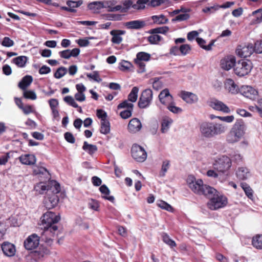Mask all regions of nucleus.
<instances>
[{
  "instance_id": "a878e982",
  "label": "nucleus",
  "mask_w": 262,
  "mask_h": 262,
  "mask_svg": "<svg viewBox=\"0 0 262 262\" xmlns=\"http://www.w3.org/2000/svg\"><path fill=\"white\" fill-rule=\"evenodd\" d=\"M172 122L173 120L171 118L167 116L163 117L161 122V132L164 134L167 133Z\"/></svg>"
},
{
  "instance_id": "412c9836",
  "label": "nucleus",
  "mask_w": 262,
  "mask_h": 262,
  "mask_svg": "<svg viewBox=\"0 0 262 262\" xmlns=\"http://www.w3.org/2000/svg\"><path fill=\"white\" fill-rule=\"evenodd\" d=\"M159 99L160 102L164 105H167L173 101V97L170 94L168 89H165L160 92Z\"/></svg>"
},
{
  "instance_id": "ddd939ff",
  "label": "nucleus",
  "mask_w": 262,
  "mask_h": 262,
  "mask_svg": "<svg viewBox=\"0 0 262 262\" xmlns=\"http://www.w3.org/2000/svg\"><path fill=\"white\" fill-rule=\"evenodd\" d=\"M209 106L213 110L224 113L228 114L231 112L230 109L226 104L217 99H213L210 101Z\"/></svg>"
},
{
  "instance_id": "58836bf2",
  "label": "nucleus",
  "mask_w": 262,
  "mask_h": 262,
  "mask_svg": "<svg viewBox=\"0 0 262 262\" xmlns=\"http://www.w3.org/2000/svg\"><path fill=\"white\" fill-rule=\"evenodd\" d=\"M138 92L139 88L138 87H133L131 92L128 95V100L132 102H135L138 98Z\"/></svg>"
},
{
  "instance_id": "f257e3e1",
  "label": "nucleus",
  "mask_w": 262,
  "mask_h": 262,
  "mask_svg": "<svg viewBox=\"0 0 262 262\" xmlns=\"http://www.w3.org/2000/svg\"><path fill=\"white\" fill-rule=\"evenodd\" d=\"M227 130V126L219 122L204 121L199 125V131L201 136L210 139L223 134Z\"/></svg>"
},
{
  "instance_id": "a19ab883",
  "label": "nucleus",
  "mask_w": 262,
  "mask_h": 262,
  "mask_svg": "<svg viewBox=\"0 0 262 262\" xmlns=\"http://www.w3.org/2000/svg\"><path fill=\"white\" fill-rule=\"evenodd\" d=\"M170 167V161L167 160L163 161L161 171L159 172V176L163 177L165 176L166 172Z\"/></svg>"
},
{
  "instance_id": "b1692460",
  "label": "nucleus",
  "mask_w": 262,
  "mask_h": 262,
  "mask_svg": "<svg viewBox=\"0 0 262 262\" xmlns=\"http://www.w3.org/2000/svg\"><path fill=\"white\" fill-rule=\"evenodd\" d=\"M33 173L35 175H38L40 178H43L46 179H49L50 178V174L48 170L45 167L35 166L33 168Z\"/></svg>"
},
{
  "instance_id": "c9c22d12",
  "label": "nucleus",
  "mask_w": 262,
  "mask_h": 262,
  "mask_svg": "<svg viewBox=\"0 0 262 262\" xmlns=\"http://www.w3.org/2000/svg\"><path fill=\"white\" fill-rule=\"evenodd\" d=\"M241 186L244 191L246 196L250 200H253V191L250 186L246 183H241Z\"/></svg>"
},
{
  "instance_id": "ea45409f",
  "label": "nucleus",
  "mask_w": 262,
  "mask_h": 262,
  "mask_svg": "<svg viewBox=\"0 0 262 262\" xmlns=\"http://www.w3.org/2000/svg\"><path fill=\"white\" fill-rule=\"evenodd\" d=\"M220 9L219 5L214 4L213 6H208L202 9V12L207 14L214 13Z\"/></svg>"
},
{
  "instance_id": "864d4df0",
  "label": "nucleus",
  "mask_w": 262,
  "mask_h": 262,
  "mask_svg": "<svg viewBox=\"0 0 262 262\" xmlns=\"http://www.w3.org/2000/svg\"><path fill=\"white\" fill-rule=\"evenodd\" d=\"M180 52L182 55H187L191 50V47L188 44L182 45L179 47Z\"/></svg>"
},
{
  "instance_id": "4c0bfd02",
  "label": "nucleus",
  "mask_w": 262,
  "mask_h": 262,
  "mask_svg": "<svg viewBox=\"0 0 262 262\" xmlns=\"http://www.w3.org/2000/svg\"><path fill=\"white\" fill-rule=\"evenodd\" d=\"M100 133L106 135L110 132V123L108 120L101 121Z\"/></svg>"
},
{
  "instance_id": "e2e57ef3",
  "label": "nucleus",
  "mask_w": 262,
  "mask_h": 262,
  "mask_svg": "<svg viewBox=\"0 0 262 262\" xmlns=\"http://www.w3.org/2000/svg\"><path fill=\"white\" fill-rule=\"evenodd\" d=\"M254 47V52L256 53H262V40H257L255 43Z\"/></svg>"
},
{
  "instance_id": "9d476101",
  "label": "nucleus",
  "mask_w": 262,
  "mask_h": 262,
  "mask_svg": "<svg viewBox=\"0 0 262 262\" xmlns=\"http://www.w3.org/2000/svg\"><path fill=\"white\" fill-rule=\"evenodd\" d=\"M133 158L138 162H144L147 158V153L143 147L135 144L131 149Z\"/></svg>"
},
{
  "instance_id": "37998d69",
  "label": "nucleus",
  "mask_w": 262,
  "mask_h": 262,
  "mask_svg": "<svg viewBox=\"0 0 262 262\" xmlns=\"http://www.w3.org/2000/svg\"><path fill=\"white\" fill-rule=\"evenodd\" d=\"M169 28L167 26L158 27L156 28L152 29L149 31L150 34H157L158 33L165 34L168 32Z\"/></svg>"
},
{
  "instance_id": "de8ad7c7",
  "label": "nucleus",
  "mask_w": 262,
  "mask_h": 262,
  "mask_svg": "<svg viewBox=\"0 0 262 262\" xmlns=\"http://www.w3.org/2000/svg\"><path fill=\"white\" fill-rule=\"evenodd\" d=\"M149 2V0H138L136 4L132 5V8L135 9H142L145 8V4Z\"/></svg>"
},
{
  "instance_id": "20e7f679",
  "label": "nucleus",
  "mask_w": 262,
  "mask_h": 262,
  "mask_svg": "<svg viewBox=\"0 0 262 262\" xmlns=\"http://www.w3.org/2000/svg\"><path fill=\"white\" fill-rule=\"evenodd\" d=\"M208 203V206L211 210H216L224 207L227 203V199L226 196L221 195L216 190V192L210 197Z\"/></svg>"
},
{
  "instance_id": "bb28decb",
  "label": "nucleus",
  "mask_w": 262,
  "mask_h": 262,
  "mask_svg": "<svg viewBox=\"0 0 262 262\" xmlns=\"http://www.w3.org/2000/svg\"><path fill=\"white\" fill-rule=\"evenodd\" d=\"M249 175V171L246 167H239L236 172L237 178L241 180L247 179Z\"/></svg>"
},
{
  "instance_id": "423d86ee",
  "label": "nucleus",
  "mask_w": 262,
  "mask_h": 262,
  "mask_svg": "<svg viewBox=\"0 0 262 262\" xmlns=\"http://www.w3.org/2000/svg\"><path fill=\"white\" fill-rule=\"evenodd\" d=\"M231 166V160L226 156H222L218 158L213 163V169L218 172L225 173L227 172Z\"/></svg>"
},
{
  "instance_id": "39448f33",
  "label": "nucleus",
  "mask_w": 262,
  "mask_h": 262,
  "mask_svg": "<svg viewBox=\"0 0 262 262\" xmlns=\"http://www.w3.org/2000/svg\"><path fill=\"white\" fill-rule=\"evenodd\" d=\"M252 63L249 60L241 59L236 62L234 71L239 77H243L250 73L252 69Z\"/></svg>"
},
{
  "instance_id": "f8f14e48",
  "label": "nucleus",
  "mask_w": 262,
  "mask_h": 262,
  "mask_svg": "<svg viewBox=\"0 0 262 262\" xmlns=\"http://www.w3.org/2000/svg\"><path fill=\"white\" fill-rule=\"evenodd\" d=\"M39 240V236L35 234H33L25 241L24 246L29 250L34 249L38 246Z\"/></svg>"
},
{
  "instance_id": "8fccbe9b",
  "label": "nucleus",
  "mask_w": 262,
  "mask_h": 262,
  "mask_svg": "<svg viewBox=\"0 0 262 262\" xmlns=\"http://www.w3.org/2000/svg\"><path fill=\"white\" fill-rule=\"evenodd\" d=\"M63 100L65 102H66L70 106H73V107L77 108L78 107V105L75 102L74 98L71 96H67L63 98Z\"/></svg>"
},
{
  "instance_id": "e433bc0d",
  "label": "nucleus",
  "mask_w": 262,
  "mask_h": 262,
  "mask_svg": "<svg viewBox=\"0 0 262 262\" xmlns=\"http://www.w3.org/2000/svg\"><path fill=\"white\" fill-rule=\"evenodd\" d=\"M252 244L257 249H262V235L257 234L252 238Z\"/></svg>"
},
{
  "instance_id": "0eeeda50",
  "label": "nucleus",
  "mask_w": 262,
  "mask_h": 262,
  "mask_svg": "<svg viewBox=\"0 0 262 262\" xmlns=\"http://www.w3.org/2000/svg\"><path fill=\"white\" fill-rule=\"evenodd\" d=\"M153 93L150 89L144 90L139 98L138 105L140 108H146L149 106L152 100Z\"/></svg>"
},
{
  "instance_id": "774afa93",
  "label": "nucleus",
  "mask_w": 262,
  "mask_h": 262,
  "mask_svg": "<svg viewBox=\"0 0 262 262\" xmlns=\"http://www.w3.org/2000/svg\"><path fill=\"white\" fill-rule=\"evenodd\" d=\"M50 108L51 110L57 109L59 105V102L57 99L52 98L48 101Z\"/></svg>"
},
{
  "instance_id": "0e129e2a",
  "label": "nucleus",
  "mask_w": 262,
  "mask_h": 262,
  "mask_svg": "<svg viewBox=\"0 0 262 262\" xmlns=\"http://www.w3.org/2000/svg\"><path fill=\"white\" fill-rule=\"evenodd\" d=\"M163 86L162 82L158 78H155L154 79V81L152 82V87L153 88L158 91L161 89Z\"/></svg>"
},
{
  "instance_id": "a211bd4d",
  "label": "nucleus",
  "mask_w": 262,
  "mask_h": 262,
  "mask_svg": "<svg viewBox=\"0 0 262 262\" xmlns=\"http://www.w3.org/2000/svg\"><path fill=\"white\" fill-rule=\"evenodd\" d=\"M141 128L142 124L139 119L134 118L129 121L128 124L129 132L134 134L140 130Z\"/></svg>"
},
{
  "instance_id": "f3484780",
  "label": "nucleus",
  "mask_w": 262,
  "mask_h": 262,
  "mask_svg": "<svg viewBox=\"0 0 262 262\" xmlns=\"http://www.w3.org/2000/svg\"><path fill=\"white\" fill-rule=\"evenodd\" d=\"M180 97L186 103L192 104L198 101V96L191 92L182 91L179 95Z\"/></svg>"
},
{
  "instance_id": "6ab92c4d",
  "label": "nucleus",
  "mask_w": 262,
  "mask_h": 262,
  "mask_svg": "<svg viewBox=\"0 0 262 262\" xmlns=\"http://www.w3.org/2000/svg\"><path fill=\"white\" fill-rule=\"evenodd\" d=\"M126 31L122 30H113L110 32V34L112 36L111 41L114 44L119 45L123 40L122 35L125 34Z\"/></svg>"
},
{
  "instance_id": "9b49d317",
  "label": "nucleus",
  "mask_w": 262,
  "mask_h": 262,
  "mask_svg": "<svg viewBox=\"0 0 262 262\" xmlns=\"http://www.w3.org/2000/svg\"><path fill=\"white\" fill-rule=\"evenodd\" d=\"M254 52V47L251 43H245L239 45L236 49V54L241 57H248Z\"/></svg>"
},
{
  "instance_id": "6e6552de",
  "label": "nucleus",
  "mask_w": 262,
  "mask_h": 262,
  "mask_svg": "<svg viewBox=\"0 0 262 262\" xmlns=\"http://www.w3.org/2000/svg\"><path fill=\"white\" fill-rule=\"evenodd\" d=\"M44 229L41 236L39 237V239L45 242L47 245H50L52 243L53 237H54L58 227L57 226H53L50 228L44 227Z\"/></svg>"
},
{
  "instance_id": "2eb2a0df",
  "label": "nucleus",
  "mask_w": 262,
  "mask_h": 262,
  "mask_svg": "<svg viewBox=\"0 0 262 262\" xmlns=\"http://www.w3.org/2000/svg\"><path fill=\"white\" fill-rule=\"evenodd\" d=\"M240 93L245 97L250 99H255L258 95V91L253 87L243 85L241 88Z\"/></svg>"
},
{
  "instance_id": "49530a36",
  "label": "nucleus",
  "mask_w": 262,
  "mask_h": 262,
  "mask_svg": "<svg viewBox=\"0 0 262 262\" xmlns=\"http://www.w3.org/2000/svg\"><path fill=\"white\" fill-rule=\"evenodd\" d=\"M67 73V69L66 68L61 67L57 69L54 73V77L57 79H60L65 75Z\"/></svg>"
},
{
  "instance_id": "4468645a",
  "label": "nucleus",
  "mask_w": 262,
  "mask_h": 262,
  "mask_svg": "<svg viewBox=\"0 0 262 262\" xmlns=\"http://www.w3.org/2000/svg\"><path fill=\"white\" fill-rule=\"evenodd\" d=\"M236 58L233 55H228L221 60V67L223 70L228 71L235 67Z\"/></svg>"
},
{
  "instance_id": "13d9d810",
  "label": "nucleus",
  "mask_w": 262,
  "mask_h": 262,
  "mask_svg": "<svg viewBox=\"0 0 262 262\" xmlns=\"http://www.w3.org/2000/svg\"><path fill=\"white\" fill-rule=\"evenodd\" d=\"M134 105L128 102V100H124L118 105V109L127 108V109H133Z\"/></svg>"
},
{
  "instance_id": "4d7b16f0",
  "label": "nucleus",
  "mask_w": 262,
  "mask_h": 262,
  "mask_svg": "<svg viewBox=\"0 0 262 262\" xmlns=\"http://www.w3.org/2000/svg\"><path fill=\"white\" fill-rule=\"evenodd\" d=\"M158 205L160 208L167 211L172 212L173 210L172 207L169 204L163 201H159Z\"/></svg>"
},
{
  "instance_id": "2f4dec72",
  "label": "nucleus",
  "mask_w": 262,
  "mask_h": 262,
  "mask_svg": "<svg viewBox=\"0 0 262 262\" xmlns=\"http://www.w3.org/2000/svg\"><path fill=\"white\" fill-rule=\"evenodd\" d=\"M106 7V4L104 5L103 3L100 2H94L88 5L89 9L92 10L94 13L97 12L100 9Z\"/></svg>"
},
{
  "instance_id": "473e14b6",
  "label": "nucleus",
  "mask_w": 262,
  "mask_h": 262,
  "mask_svg": "<svg viewBox=\"0 0 262 262\" xmlns=\"http://www.w3.org/2000/svg\"><path fill=\"white\" fill-rule=\"evenodd\" d=\"M50 188L48 185L44 182H40L37 183L34 186V190L38 192L39 194H43L46 192Z\"/></svg>"
},
{
  "instance_id": "6e6d98bb",
  "label": "nucleus",
  "mask_w": 262,
  "mask_h": 262,
  "mask_svg": "<svg viewBox=\"0 0 262 262\" xmlns=\"http://www.w3.org/2000/svg\"><path fill=\"white\" fill-rule=\"evenodd\" d=\"M88 207L89 208L93 210L97 211L99 207V205L97 201L94 199H91L88 203Z\"/></svg>"
},
{
  "instance_id": "052dcab7",
  "label": "nucleus",
  "mask_w": 262,
  "mask_h": 262,
  "mask_svg": "<svg viewBox=\"0 0 262 262\" xmlns=\"http://www.w3.org/2000/svg\"><path fill=\"white\" fill-rule=\"evenodd\" d=\"M14 44L13 40L8 37H5L2 42V45L6 47H12Z\"/></svg>"
},
{
  "instance_id": "4be33fe9",
  "label": "nucleus",
  "mask_w": 262,
  "mask_h": 262,
  "mask_svg": "<svg viewBox=\"0 0 262 262\" xmlns=\"http://www.w3.org/2000/svg\"><path fill=\"white\" fill-rule=\"evenodd\" d=\"M21 164L27 165H32L35 163V156L31 154L23 155L18 158Z\"/></svg>"
},
{
  "instance_id": "338daca9",
  "label": "nucleus",
  "mask_w": 262,
  "mask_h": 262,
  "mask_svg": "<svg viewBox=\"0 0 262 262\" xmlns=\"http://www.w3.org/2000/svg\"><path fill=\"white\" fill-rule=\"evenodd\" d=\"M64 137L66 140L70 143H74L75 141V139L73 134L70 132H66L64 134Z\"/></svg>"
},
{
  "instance_id": "09e8293b",
  "label": "nucleus",
  "mask_w": 262,
  "mask_h": 262,
  "mask_svg": "<svg viewBox=\"0 0 262 262\" xmlns=\"http://www.w3.org/2000/svg\"><path fill=\"white\" fill-rule=\"evenodd\" d=\"M153 35L148 37V40L151 44H157L162 39V37L158 34H152Z\"/></svg>"
},
{
  "instance_id": "7c9ffc66",
  "label": "nucleus",
  "mask_w": 262,
  "mask_h": 262,
  "mask_svg": "<svg viewBox=\"0 0 262 262\" xmlns=\"http://www.w3.org/2000/svg\"><path fill=\"white\" fill-rule=\"evenodd\" d=\"M82 149L90 155H93L98 149L95 145L89 144L86 141L83 142Z\"/></svg>"
},
{
  "instance_id": "c85d7f7f",
  "label": "nucleus",
  "mask_w": 262,
  "mask_h": 262,
  "mask_svg": "<svg viewBox=\"0 0 262 262\" xmlns=\"http://www.w3.org/2000/svg\"><path fill=\"white\" fill-rule=\"evenodd\" d=\"M32 81L33 78L31 76L26 75L24 76L19 82L18 87L23 90H25L30 85Z\"/></svg>"
},
{
  "instance_id": "69168bd1",
  "label": "nucleus",
  "mask_w": 262,
  "mask_h": 262,
  "mask_svg": "<svg viewBox=\"0 0 262 262\" xmlns=\"http://www.w3.org/2000/svg\"><path fill=\"white\" fill-rule=\"evenodd\" d=\"M97 117L101 119V121L104 120H107L106 119L107 118V114L106 113L101 109H99L97 110L96 113Z\"/></svg>"
},
{
  "instance_id": "dca6fc26",
  "label": "nucleus",
  "mask_w": 262,
  "mask_h": 262,
  "mask_svg": "<svg viewBox=\"0 0 262 262\" xmlns=\"http://www.w3.org/2000/svg\"><path fill=\"white\" fill-rule=\"evenodd\" d=\"M1 250L4 254L8 257L13 256L16 253L15 246L8 242H5L1 245Z\"/></svg>"
},
{
  "instance_id": "72a5a7b5",
  "label": "nucleus",
  "mask_w": 262,
  "mask_h": 262,
  "mask_svg": "<svg viewBox=\"0 0 262 262\" xmlns=\"http://www.w3.org/2000/svg\"><path fill=\"white\" fill-rule=\"evenodd\" d=\"M27 60L28 58L25 56H19L13 59V63L19 68L25 67Z\"/></svg>"
},
{
  "instance_id": "393cba45",
  "label": "nucleus",
  "mask_w": 262,
  "mask_h": 262,
  "mask_svg": "<svg viewBox=\"0 0 262 262\" xmlns=\"http://www.w3.org/2000/svg\"><path fill=\"white\" fill-rule=\"evenodd\" d=\"M58 201L59 198L57 195L53 194L45 200L44 204L47 209H50L55 207Z\"/></svg>"
},
{
  "instance_id": "cd10ccee",
  "label": "nucleus",
  "mask_w": 262,
  "mask_h": 262,
  "mask_svg": "<svg viewBox=\"0 0 262 262\" xmlns=\"http://www.w3.org/2000/svg\"><path fill=\"white\" fill-rule=\"evenodd\" d=\"M99 190L101 192V193L103 195L102 196V198L105 200H108L109 201L113 203L115 200V198L112 195H108L110 191L108 189V188L105 185H101L99 188Z\"/></svg>"
},
{
  "instance_id": "f03ea898",
  "label": "nucleus",
  "mask_w": 262,
  "mask_h": 262,
  "mask_svg": "<svg viewBox=\"0 0 262 262\" xmlns=\"http://www.w3.org/2000/svg\"><path fill=\"white\" fill-rule=\"evenodd\" d=\"M189 187L195 194L203 195L206 197L211 196L216 189L207 185H204L201 179H196L194 177H190L187 179Z\"/></svg>"
},
{
  "instance_id": "bf43d9fd",
  "label": "nucleus",
  "mask_w": 262,
  "mask_h": 262,
  "mask_svg": "<svg viewBox=\"0 0 262 262\" xmlns=\"http://www.w3.org/2000/svg\"><path fill=\"white\" fill-rule=\"evenodd\" d=\"M24 113L26 115H28L30 113H35L37 114L34 109L33 106L30 105H27L23 106L21 109Z\"/></svg>"
},
{
  "instance_id": "680f3d73",
  "label": "nucleus",
  "mask_w": 262,
  "mask_h": 262,
  "mask_svg": "<svg viewBox=\"0 0 262 262\" xmlns=\"http://www.w3.org/2000/svg\"><path fill=\"white\" fill-rule=\"evenodd\" d=\"M51 185L53 186L51 187V189H52V191L53 194H57L59 193L60 191V187L59 183H58L56 181H52Z\"/></svg>"
},
{
  "instance_id": "79ce46f5",
  "label": "nucleus",
  "mask_w": 262,
  "mask_h": 262,
  "mask_svg": "<svg viewBox=\"0 0 262 262\" xmlns=\"http://www.w3.org/2000/svg\"><path fill=\"white\" fill-rule=\"evenodd\" d=\"M162 236L163 242L170 247L172 248L176 246V242L171 239L167 233H163Z\"/></svg>"
},
{
  "instance_id": "3c124183",
  "label": "nucleus",
  "mask_w": 262,
  "mask_h": 262,
  "mask_svg": "<svg viewBox=\"0 0 262 262\" xmlns=\"http://www.w3.org/2000/svg\"><path fill=\"white\" fill-rule=\"evenodd\" d=\"M190 17V15L188 13L181 14L177 15L175 18H172L171 21L172 22L175 21H181L186 20Z\"/></svg>"
},
{
  "instance_id": "1a4fd4ad",
  "label": "nucleus",
  "mask_w": 262,
  "mask_h": 262,
  "mask_svg": "<svg viewBox=\"0 0 262 262\" xmlns=\"http://www.w3.org/2000/svg\"><path fill=\"white\" fill-rule=\"evenodd\" d=\"M41 222L43 225L46 227V228H50L57 223L60 220L59 216L56 215L54 212L51 211H48L44 213L41 217Z\"/></svg>"
},
{
  "instance_id": "5fc2aeb1",
  "label": "nucleus",
  "mask_w": 262,
  "mask_h": 262,
  "mask_svg": "<svg viewBox=\"0 0 262 262\" xmlns=\"http://www.w3.org/2000/svg\"><path fill=\"white\" fill-rule=\"evenodd\" d=\"M23 95L26 99L35 100L37 98L35 93L33 91H25L24 92Z\"/></svg>"
},
{
  "instance_id": "c756f323",
  "label": "nucleus",
  "mask_w": 262,
  "mask_h": 262,
  "mask_svg": "<svg viewBox=\"0 0 262 262\" xmlns=\"http://www.w3.org/2000/svg\"><path fill=\"white\" fill-rule=\"evenodd\" d=\"M196 40L198 43V45L203 49L206 51H210L212 49V47L214 45V43L215 41V40H212L207 45L205 46V43H206V41L200 37H198L196 39Z\"/></svg>"
},
{
  "instance_id": "aec40b11",
  "label": "nucleus",
  "mask_w": 262,
  "mask_h": 262,
  "mask_svg": "<svg viewBox=\"0 0 262 262\" xmlns=\"http://www.w3.org/2000/svg\"><path fill=\"white\" fill-rule=\"evenodd\" d=\"M226 90L232 94H236L240 92L241 89L232 79H227L225 82Z\"/></svg>"
},
{
  "instance_id": "a18cd8bd",
  "label": "nucleus",
  "mask_w": 262,
  "mask_h": 262,
  "mask_svg": "<svg viewBox=\"0 0 262 262\" xmlns=\"http://www.w3.org/2000/svg\"><path fill=\"white\" fill-rule=\"evenodd\" d=\"M150 58V55L147 53L144 52H140L137 54L136 59L140 61H147Z\"/></svg>"
},
{
  "instance_id": "c03bdc74",
  "label": "nucleus",
  "mask_w": 262,
  "mask_h": 262,
  "mask_svg": "<svg viewBox=\"0 0 262 262\" xmlns=\"http://www.w3.org/2000/svg\"><path fill=\"white\" fill-rule=\"evenodd\" d=\"M167 108L171 112L174 114H179L182 112L181 108L177 107L175 105V103L172 101L168 104H167Z\"/></svg>"
},
{
  "instance_id": "5701e85b",
  "label": "nucleus",
  "mask_w": 262,
  "mask_h": 262,
  "mask_svg": "<svg viewBox=\"0 0 262 262\" xmlns=\"http://www.w3.org/2000/svg\"><path fill=\"white\" fill-rule=\"evenodd\" d=\"M146 25L144 21L142 20H135L125 23V27L129 29H140L143 28Z\"/></svg>"
},
{
  "instance_id": "f704fd0d",
  "label": "nucleus",
  "mask_w": 262,
  "mask_h": 262,
  "mask_svg": "<svg viewBox=\"0 0 262 262\" xmlns=\"http://www.w3.org/2000/svg\"><path fill=\"white\" fill-rule=\"evenodd\" d=\"M151 19L153 20L154 24L158 25L165 24L168 21V19L163 14L153 15L151 17Z\"/></svg>"
},
{
  "instance_id": "603ef678",
  "label": "nucleus",
  "mask_w": 262,
  "mask_h": 262,
  "mask_svg": "<svg viewBox=\"0 0 262 262\" xmlns=\"http://www.w3.org/2000/svg\"><path fill=\"white\" fill-rule=\"evenodd\" d=\"M230 156L232 161L236 163H239L242 161L243 157L238 151L233 152Z\"/></svg>"
},
{
  "instance_id": "7ed1b4c3",
  "label": "nucleus",
  "mask_w": 262,
  "mask_h": 262,
  "mask_svg": "<svg viewBox=\"0 0 262 262\" xmlns=\"http://www.w3.org/2000/svg\"><path fill=\"white\" fill-rule=\"evenodd\" d=\"M245 125L242 121L235 123L230 131L226 136V141L230 144H233L239 141L245 134Z\"/></svg>"
}]
</instances>
